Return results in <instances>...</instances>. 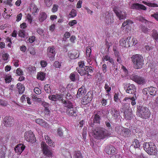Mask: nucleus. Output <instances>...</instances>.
Segmentation results:
<instances>
[{
  "label": "nucleus",
  "instance_id": "obj_1",
  "mask_svg": "<svg viewBox=\"0 0 158 158\" xmlns=\"http://www.w3.org/2000/svg\"><path fill=\"white\" fill-rule=\"evenodd\" d=\"M95 137L103 139L109 135L108 131L105 128L99 127L92 130Z\"/></svg>",
  "mask_w": 158,
  "mask_h": 158
},
{
  "label": "nucleus",
  "instance_id": "obj_2",
  "mask_svg": "<svg viewBox=\"0 0 158 158\" xmlns=\"http://www.w3.org/2000/svg\"><path fill=\"white\" fill-rule=\"evenodd\" d=\"M150 115V111L148 108L143 106H139V116L141 118L147 119Z\"/></svg>",
  "mask_w": 158,
  "mask_h": 158
},
{
  "label": "nucleus",
  "instance_id": "obj_3",
  "mask_svg": "<svg viewBox=\"0 0 158 158\" xmlns=\"http://www.w3.org/2000/svg\"><path fill=\"white\" fill-rule=\"evenodd\" d=\"M24 137L27 141L32 143L36 142L35 138L33 132L31 131L26 132L24 133Z\"/></svg>",
  "mask_w": 158,
  "mask_h": 158
},
{
  "label": "nucleus",
  "instance_id": "obj_4",
  "mask_svg": "<svg viewBox=\"0 0 158 158\" xmlns=\"http://www.w3.org/2000/svg\"><path fill=\"white\" fill-rule=\"evenodd\" d=\"M41 146L44 155L48 157H52L53 156L52 151L48 149V146L43 141L41 143Z\"/></svg>",
  "mask_w": 158,
  "mask_h": 158
},
{
  "label": "nucleus",
  "instance_id": "obj_5",
  "mask_svg": "<svg viewBox=\"0 0 158 158\" xmlns=\"http://www.w3.org/2000/svg\"><path fill=\"white\" fill-rule=\"evenodd\" d=\"M105 23L107 24H110L113 22V14L111 12H106L103 15Z\"/></svg>",
  "mask_w": 158,
  "mask_h": 158
},
{
  "label": "nucleus",
  "instance_id": "obj_6",
  "mask_svg": "<svg viewBox=\"0 0 158 158\" xmlns=\"http://www.w3.org/2000/svg\"><path fill=\"white\" fill-rule=\"evenodd\" d=\"M113 11L120 20L123 19L125 18L126 15L125 11L119 10L116 7L113 9Z\"/></svg>",
  "mask_w": 158,
  "mask_h": 158
},
{
  "label": "nucleus",
  "instance_id": "obj_7",
  "mask_svg": "<svg viewBox=\"0 0 158 158\" xmlns=\"http://www.w3.org/2000/svg\"><path fill=\"white\" fill-rule=\"evenodd\" d=\"M4 124L6 127H10L13 122V118L11 116H7L4 119Z\"/></svg>",
  "mask_w": 158,
  "mask_h": 158
},
{
  "label": "nucleus",
  "instance_id": "obj_8",
  "mask_svg": "<svg viewBox=\"0 0 158 158\" xmlns=\"http://www.w3.org/2000/svg\"><path fill=\"white\" fill-rule=\"evenodd\" d=\"M149 149L147 150V153L151 155H155L157 152V149L154 143H152L151 144Z\"/></svg>",
  "mask_w": 158,
  "mask_h": 158
},
{
  "label": "nucleus",
  "instance_id": "obj_9",
  "mask_svg": "<svg viewBox=\"0 0 158 158\" xmlns=\"http://www.w3.org/2000/svg\"><path fill=\"white\" fill-rule=\"evenodd\" d=\"M48 56L49 58H53L56 54L55 49L53 46H49L47 49Z\"/></svg>",
  "mask_w": 158,
  "mask_h": 158
},
{
  "label": "nucleus",
  "instance_id": "obj_10",
  "mask_svg": "<svg viewBox=\"0 0 158 158\" xmlns=\"http://www.w3.org/2000/svg\"><path fill=\"white\" fill-rule=\"evenodd\" d=\"M93 97V94L91 92H89L83 98V101L85 102V104H87L91 102Z\"/></svg>",
  "mask_w": 158,
  "mask_h": 158
},
{
  "label": "nucleus",
  "instance_id": "obj_11",
  "mask_svg": "<svg viewBox=\"0 0 158 158\" xmlns=\"http://www.w3.org/2000/svg\"><path fill=\"white\" fill-rule=\"evenodd\" d=\"M134 67L135 69H138V55H133L131 57Z\"/></svg>",
  "mask_w": 158,
  "mask_h": 158
},
{
  "label": "nucleus",
  "instance_id": "obj_12",
  "mask_svg": "<svg viewBox=\"0 0 158 158\" xmlns=\"http://www.w3.org/2000/svg\"><path fill=\"white\" fill-rule=\"evenodd\" d=\"M25 146L22 144H19L15 148V150L18 154H20L24 150Z\"/></svg>",
  "mask_w": 158,
  "mask_h": 158
},
{
  "label": "nucleus",
  "instance_id": "obj_13",
  "mask_svg": "<svg viewBox=\"0 0 158 158\" xmlns=\"http://www.w3.org/2000/svg\"><path fill=\"white\" fill-rule=\"evenodd\" d=\"M124 88L126 89L127 93L129 94H132L134 93L135 91V87L133 85L128 84V86L125 87Z\"/></svg>",
  "mask_w": 158,
  "mask_h": 158
},
{
  "label": "nucleus",
  "instance_id": "obj_14",
  "mask_svg": "<svg viewBox=\"0 0 158 158\" xmlns=\"http://www.w3.org/2000/svg\"><path fill=\"white\" fill-rule=\"evenodd\" d=\"M66 113L69 116H76L77 115V109L76 108H74L73 107L67 109Z\"/></svg>",
  "mask_w": 158,
  "mask_h": 158
},
{
  "label": "nucleus",
  "instance_id": "obj_15",
  "mask_svg": "<svg viewBox=\"0 0 158 158\" xmlns=\"http://www.w3.org/2000/svg\"><path fill=\"white\" fill-rule=\"evenodd\" d=\"M48 98L49 99L52 101H56L58 100L61 101L63 98L62 95L56 94L55 95H49Z\"/></svg>",
  "mask_w": 158,
  "mask_h": 158
},
{
  "label": "nucleus",
  "instance_id": "obj_16",
  "mask_svg": "<svg viewBox=\"0 0 158 158\" xmlns=\"http://www.w3.org/2000/svg\"><path fill=\"white\" fill-rule=\"evenodd\" d=\"M105 152L109 155L113 154L116 152V149L113 146L110 145L105 148Z\"/></svg>",
  "mask_w": 158,
  "mask_h": 158
},
{
  "label": "nucleus",
  "instance_id": "obj_17",
  "mask_svg": "<svg viewBox=\"0 0 158 158\" xmlns=\"http://www.w3.org/2000/svg\"><path fill=\"white\" fill-rule=\"evenodd\" d=\"M30 9L31 13L34 15L37 14L39 10L36 5L34 3H32L30 5Z\"/></svg>",
  "mask_w": 158,
  "mask_h": 158
},
{
  "label": "nucleus",
  "instance_id": "obj_18",
  "mask_svg": "<svg viewBox=\"0 0 158 158\" xmlns=\"http://www.w3.org/2000/svg\"><path fill=\"white\" fill-rule=\"evenodd\" d=\"M85 87L84 86L82 85L81 88L78 89L77 94V98H80L81 97L85 95Z\"/></svg>",
  "mask_w": 158,
  "mask_h": 158
},
{
  "label": "nucleus",
  "instance_id": "obj_19",
  "mask_svg": "<svg viewBox=\"0 0 158 158\" xmlns=\"http://www.w3.org/2000/svg\"><path fill=\"white\" fill-rule=\"evenodd\" d=\"M35 122L39 124L40 125L46 128L49 127L48 124L45 122L44 120L40 118L36 119L35 120Z\"/></svg>",
  "mask_w": 158,
  "mask_h": 158
},
{
  "label": "nucleus",
  "instance_id": "obj_20",
  "mask_svg": "<svg viewBox=\"0 0 158 158\" xmlns=\"http://www.w3.org/2000/svg\"><path fill=\"white\" fill-rule=\"evenodd\" d=\"M139 21L145 23L146 27H148L149 28L151 27L152 24L151 22L147 20L143 17L141 16L139 17Z\"/></svg>",
  "mask_w": 158,
  "mask_h": 158
},
{
  "label": "nucleus",
  "instance_id": "obj_21",
  "mask_svg": "<svg viewBox=\"0 0 158 158\" xmlns=\"http://www.w3.org/2000/svg\"><path fill=\"white\" fill-rule=\"evenodd\" d=\"M71 100H68L66 101L65 100H64L63 98L61 100L62 102L64 104V106L67 107V109L71 108L73 106L72 102L71 101Z\"/></svg>",
  "mask_w": 158,
  "mask_h": 158
},
{
  "label": "nucleus",
  "instance_id": "obj_22",
  "mask_svg": "<svg viewBox=\"0 0 158 158\" xmlns=\"http://www.w3.org/2000/svg\"><path fill=\"white\" fill-rule=\"evenodd\" d=\"M129 104L127 103L123 102V106L121 109L120 111L122 112H123V113L125 112H128L129 110H130L129 109Z\"/></svg>",
  "mask_w": 158,
  "mask_h": 158
},
{
  "label": "nucleus",
  "instance_id": "obj_23",
  "mask_svg": "<svg viewBox=\"0 0 158 158\" xmlns=\"http://www.w3.org/2000/svg\"><path fill=\"white\" fill-rule=\"evenodd\" d=\"M19 36L21 38H25L28 37V33L27 31L24 29L19 30L18 32Z\"/></svg>",
  "mask_w": 158,
  "mask_h": 158
},
{
  "label": "nucleus",
  "instance_id": "obj_24",
  "mask_svg": "<svg viewBox=\"0 0 158 158\" xmlns=\"http://www.w3.org/2000/svg\"><path fill=\"white\" fill-rule=\"evenodd\" d=\"M122 134L124 137H128L130 134V131L129 129L123 128L122 129Z\"/></svg>",
  "mask_w": 158,
  "mask_h": 158
},
{
  "label": "nucleus",
  "instance_id": "obj_25",
  "mask_svg": "<svg viewBox=\"0 0 158 158\" xmlns=\"http://www.w3.org/2000/svg\"><path fill=\"white\" fill-rule=\"evenodd\" d=\"M44 139L46 141V143L48 145L52 147H54L55 146V144L54 142L50 138L48 135L44 136Z\"/></svg>",
  "mask_w": 158,
  "mask_h": 158
},
{
  "label": "nucleus",
  "instance_id": "obj_26",
  "mask_svg": "<svg viewBox=\"0 0 158 158\" xmlns=\"http://www.w3.org/2000/svg\"><path fill=\"white\" fill-rule=\"evenodd\" d=\"M157 89L156 88L150 87L148 88V92L153 96L156 95V94Z\"/></svg>",
  "mask_w": 158,
  "mask_h": 158
},
{
  "label": "nucleus",
  "instance_id": "obj_27",
  "mask_svg": "<svg viewBox=\"0 0 158 158\" xmlns=\"http://www.w3.org/2000/svg\"><path fill=\"white\" fill-rule=\"evenodd\" d=\"M47 17V15L45 12H40L39 17V20L40 22H42L46 19Z\"/></svg>",
  "mask_w": 158,
  "mask_h": 158
},
{
  "label": "nucleus",
  "instance_id": "obj_28",
  "mask_svg": "<svg viewBox=\"0 0 158 158\" xmlns=\"http://www.w3.org/2000/svg\"><path fill=\"white\" fill-rule=\"evenodd\" d=\"M123 102H126L127 103L129 104L130 102H131V105L132 106L136 104L135 100H134V98H125L123 99Z\"/></svg>",
  "mask_w": 158,
  "mask_h": 158
},
{
  "label": "nucleus",
  "instance_id": "obj_29",
  "mask_svg": "<svg viewBox=\"0 0 158 158\" xmlns=\"http://www.w3.org/2000/svg\"><path fill=\"white\" fill-rule=\"evenodd\" d=\"M17 88L18 89L19 94H22L25 90L24 86L20 83H18L17 85Z\"/></svg>",
  "mask_w": 158,
  "mask_h": 158
},
{
  "label": "nucleus",
  "instance_id": "obj_30",
  "mask_svg": "<svg viewBox=\"0 0 158 158\" xmlns=\"http://www.w3.org/2000/svg\"><path fill=\"white\" fill-rule=\"evenodd\" d=\"M113 51L114 52V55L117 58V61L119 63H121L122 62V60L119 52L117 51L116 49L114 48L113 49Z\"/></svg>",
  "mask_w": 158,
  "mask_h": 158
},
{
  "label": "nucleus",
  "instance_id": "obj_31",
  "mask_svg": "<svg viewBox=\"0 0 158 158\" xmlns=\"http://www.w3.org/2000/svg\"><path fill=\"white\" fill-rule=\"evenodd\" d=\"M45 73L43 72H40L38 73L37 78L38 79L41 81L44 80L45 77Z\"/></svg>",
  "mask_w": 158,
  "mask_h": 158
},
{
  "label": "nucleus",
  "instance_id": "obj_32",
  "mask_svg": "<svg viewBox=\"0 0 158 158\" xmlns=\"http://www.w3.org/2000/svg\"><path fill=\"white\" fill-rule=\"evenodd\" d=\"M152 142H145L143 144V147L144 150L146 152H147V150L148 149H149V147L150 146L151 144L152 143Z\"/></svg>",
  "mask_w": 158,
  "mask_h": 158
},
{
  "label": "nucleus",
  "instance_id": "obj_33",
  "mask_svg": "<svg viewBox=\"0 0 158 158\" xmlns=\"http://www.w3.org/2000/svg\"><path fill=\"white\" fill-rule=\"evenodd\" d=\"M119 44L120 46L125 47H127V44H128L127 43L126 38H123L121 39L119 41Z\"/></svg>",
  "mask_w": 158,
  "mask_h": 158
},
{
  "label": "nucleus",
  "instance_id": "obj_34",
  "mask_svg": "<svg viewBox=\"0 0 158 158\" xmlns=\"http://www.w3.org/2000/svg\"><path fill=\"white\" fill-rule=\"evenodd\" d=\"M103 59L106 61H108L112 64H114V62L112 58L108 55H106L103 56Z\"/></svg>",
  "mask_w": 158,
  "mask_h": 158
},
{
  "label": "nucleus",
  "instance_id": "obj_35",
  "mask_svg": "<svg viewBox=\"0 0 158 158\" xmlns=\"http://www.w3.org/2000/svg\"><path fill=\"white\" fill-rule=\"evenodd\" d=\"M124 114L125 118L127 119H130L132 116V114L130 111V110L127 112H125Z\"/></svg>",
  "mask_w": 158,
  "mask_h": 158
},
{
  "label": "nucleus",
  "instance_id": "obj_36",
  "mask_svg": "<svg viewBox=\"0 0 158 158\" xmlns=\"http://www.w3.org/2000/svg\"><path fill=\"white\" fill-rule=\"evenodd\" d=\"M91 51V50L90 48L89 47H87L86 49V54L88 60H90V56Z\"/></svg>",
  "mask_w": 158,
  "mask_h": 158
},
{
  "label": "nucleus",
  "instance_id": "obj_37",
  "mask_svg": "<svg viewBox=\"0 0 158 158\" xmlns=\"http://www.w3.org/2000/svg\"><path fill=\"white\" fill-rule=\"evenodd\" d=\"M78 73L81 76H83L86 74V72H85V67L83 68L76 69Z\"/></svg>",
  "mask_w": 158,
  "mask_h": 158
},
{
  "label": "nucleus",
  "instance_id": "obj_38",
  "mask_svg": "<svg viewBox=\"0 0 158 158\" xmlns=\"http://www.w3.org/2000/svg\"><path fill=\"white\" fill-rule=\"evenodd\" d=\"M1 56L2 59L4 61H6L8 59L9 55V54L4 52L2 53Z\"/></svg>",
  "mask_w": 158,
  "mask_h": 158
},
{
  "label": "nucleus",
  "instance_id": "obj_39",
  "mask_svg": "<svg viewBox=\"0 0 158 158\" xmlns=\"http://www.w3.org/2000/svg\"><path fill=\"white\" fill-rule=\"evenodd\" d=\"M143 57L139 55V69L142 68L143 65Z\"/></svg>",
  "mask_w": 158,
  "mask_h": 158
},
{
  "label": "nucleus",
  "instance_id": "obj_40",
  "mask_svg": "<svg viewBox=\"0 0 158 158\" xmlns=\"http://www.w3.org/2000/svg\"><path fill=\"white\" fill-rule=\"evenodd\" d=\"M132 22L130 20H127L126 21L124 22L122 25V27H124L125 26H129L132 24Z\"/></svg>",
  "mask_w": 158,
  "mask_h": 158
},
{
  "label": "nucleus",
  "instance_id": "obj_41",
  "mask_svg": "<svg viewBox=\"0 0 158 158\" xmlns=\"http://www.w3.org/2000/svg\"><path fill=\"white\" fill-rule=\"evenodd\" d=\"M85 72H86V74H87L88 76L90 75L89 73H91L93 72V70L91 67L86 66L85 67Z\"/></svg>",
  "mask_w": 158,
  "mask_h": 158
},
{
  "label": "nucleus",
  "instance_id": "obj_42",
  "mask_svg": "<svg viewBox=\"0 0 158 158\" xmlns=\"http://www.w3.org/2000/svg\"><path fill=\"white\" fill-rule=\"evenodd\" d=\"M5 81L6 83H9L11 82L12 78L11 77V76L9 75H6L5 77Z\"/></svg>",
  "mask_w": 158,
  "mask_h": 158
},
{
  "label": "nucleus",
  "instance_id": "obj_43",
  "mask_svg": "<svg viewBox=\"0 0 158 158\" xmlns=\"http://www.w3.org/2000/svg\"><path fill=\"white\" fill-rule=\"evenodd\" d=\"M152 36L156 41L158 40V34L157 31L155 30H153L152 31Z\"/></svg>",
  "mask_w": 158,
  "mask_h": 158
},
{
  "label": "nucleus",
  "instance_id": "obj_44",
  "mask_svg": "<svg viewBox=\"0 0 158 158\" xmlns=\"http://www.w3.org/2000/svg\"><path fill=\"white\" fill-rule=\"evenodd\" d=\"M77 15V11L74 10L72 9L69 14V17L74 18Z\"/></svg>",
  "mask_w": 158,
  "mask_h": 158
},
{
  "label": "nucleus",
  "instance_id": "obj_45",
  "mask_svg": "<svg viewBox=\"0 0 158 158\" xmlns=\"http://www.w3.org/2000/svg\"><path fill=\"white\" fill-rule=\"evenodd\" d=\"M94 123H99L100 122V118L99 115L95 114L93 118Z\"/></svg>",
  "mask_w": 158,
  "mask_h": 158
},
{
  "label": "nucleus",
  "instance_id": "obj_46",
  "mask_svg": "<svg viewBox=\"0 0 158 158\" xmlns=\"http://www.w3.org/2000/svg\"><path fill=\"white\" fill-rule=\"evenodd\" d=\"M62 154L65 156L66 157H67L66 156H69V157H67V158H72V156H71L70 153L66 151V150L65 149H63L62 150Z\"/></svg>",
  "mask_w": 158,
  "mask_h": 158
},
{
  "label": "nucleus",
  "instance_id": "obj_47",
  "mask_svg": "<svg viewBox=\"0 0 158 158\" xmlns=\"http://www.w3.org/2000/svg\"><path fill=\"white\" fill-rule=\"evenodd\" d=\"M44 3L47 7H50L52 4V0H44Z\"/></svg>",
  "mask_w": 158,
  "mask_h": 158
},
{
  "label": "nucleus",
  "instance_id": "obj_48",
  "mask_svg": "<svg viewBox=\"0 0 158 158\" xmlns=\"http://www.w3.org/2000/svg\"><path fill=\"white\" fill-rule=\"evenodd\" d=\"M143 3L151 7H158V5L156 3H148L146 2H143Z\"/></svg>",
  "mask_w": 158,
  "mask_h": 158
},
{
  "label": "nucleus",
  "instance_id": "obj_49",
  "mask_svg": "<svg viewBox=\"0 0 158 158\" xmlns=\"http://www.w3.org/2000/svg\"><path fill=\"white\" fill-rule=\"evenodd\" d=\"M141 29L142 32L144 33H147L148 30V28L147 27L144 25L143 26V24L141 25Z\"/></svg>",
  "mask_w": 158,
  "mask_h": 158
},
{
  "label": "nucleus",
  "instance_id": "obj_50",
  "mask_svg": "<svg viewBox=\"0 0 158 158\" xmlns=\"http://www.w3.org/2000/svg\"><path fill=\"white\" fill-rule=\"evenodd\" d=\"M68 56L71 59H74L76 57L73 51L69 52Z\"/></svg>",
  "mask_w": 158,
  "mask_h": 158
},
{
  "label": "nucleus",
  "instance_id": "obj_51",
  "mask_svg": "<svg viewBox=\"0 0 158 158\" xmlns=\"http://www.w3.org/2000/svg\"><path fill=\"white\" fill-rule=\"evenodd\" d=\"M44 89L45 91L48 93H49L51 92V89L49 85H45L44 86Z\"/></svg>",
  "mask_w": 158,
  "mask_h": 158
},
{
  "label": "nucleus",
  "instance_id": "obj_52",
  "mask_svg": "<svg viewBox=\"0 0 158 158\" xmlns=\"http://www.w3.org/2000/svg\"><path fill=\"white\" fill-rule=\"evenodd\" d=\"M146 81L143 78L139 77V85H144L145 84Z\"/></svg>",
  "mask_w": 158,
  "mask_h": 158
},
{
  "label": "nucleus",
  "instance_id": "obj_53",
  "mask_svg": "<svg viewBox=\"0 0 158 158\" xmlns=\"http://www.w3.org/2000/svg\"><path fill=\"white\" fill-rule=\"evenodd\" d=\"M28 51L30 54L32 55H34L35 54V49L32 47H30L28 49Z\"/></svg>",
  "mask_w": 158,
  "mask_h": 158
},
{
  "label": "nucleus",
  "instance_id": "obj_54",
  "mask_svg": "<svg viewBox=\"0 0 158 158\" xmlns=\"http://www.w3.org/2000/svg\"><path fill=\"white\" fill-rule=\"evenodd\" d=\"M78 65L79 66L78 68H77V69L83 68H85L84 66H85L84 62L83 61H81L78 63Z\"/></svg>",
  "mask_w": 158,
  "mask_h": 158
},
{
  "label": "nucleus",
  "instance_id": "obj_55",
  "mask_svg": "<svg viewBox=\"0 0 158 158\" xmlns=\"http://www.w3.org/2000/svg\"><path fill=\"white\" fill-rule=\"evenodd\" d=\"M35 40V36H31L29 37L28 41L31 43H33Z\"/></svg>",
  "mask_w": 158,
  "mask_h": 158
},
{
  "label": "nucleus",
  "instance_id": "obj_56",
  "mask_svg": "<svg viewBox=\"0 0 158 158\" xmlns=\"http://www.w3.org/2000/svg\"><path fill=\"white\" fill-rule=\"evenodd\" d=\"M104 88L106 92V93H109L111 90V87L109 86V85L107 83L105 84L104 86Z\"/></svg>",
  "mask_w": 158,
  "mask_h": 158
},
{
  "label": "nucleus",
  "instance_id": "obj_57",
  "mask_svg": "<svg viewBox=\"0 0 158 158\" xmlns=\"http://www.w3.org/2000/svg\"><path fill=\"white\" fill-rule=\"evenodd\" d=\"M16 73L18 76L22 75L23 74V72L20 68H18L17 69Z\"/></svg>",
  "mask_w": 158,
  "mask_h": 158
},
{
  "label": "nucleus",
  "instance_id": "obj_58",
  "mask_svg": "<svg viewBox=\"0 0 158 158\" xmlns=\"http://www.w3.org/2000/svg\"><path fill=\"white\" fill-rule=\"evenodd\" d=\"M126 41L127 44V47H129L131 45V42H132V40L131 39V38H126Z\"/></svg>",
  "mask_w": 158,
  "mask_h": 158
},
{
  "label": "nucleus",
  "instance_id": "obj_59",
  "mask_svg": "<svg viewBox=\"0 0 158 158\" xmlns=\"http://www.w3.org/2000/svg\"><path fill=\"white\" fill-rule=\"evenodd\" d=\"M57 133L58 135L60 137H62L63 135V132L62 130V129L60 128H58Z\"/></svg>",
  "mask_w": 158,
  "mask_h": 158
},
{
  "label": "nucleus",
  "instance_id": "obj_60",
  "mask_svg": "<svg viewBox=\"0 0 158 158\" xmlns=\"http://www.w3.org/2000/svg\"><path fill=\"white\" fill-rule=\"evenodd\" d=\"M58 6L56 4H54L53 5V7L52 9V12L53 13L56 12L58 10Z\"/></svg>",
  "mask_w": 158,
  "mask_h": 158
},
{
  "label": "nucleus",
  "instance_id": "obj_61",
  "mask_svg": "<svg viewBox=\"0 0 158 158\" xmlns=\"http://www.w3.org/2000/svg\"><path fill=\"white\" fill-rule=\"evenodd\" d=\"M77 23V21L75 20H74L70 21L69 23V24L70 26L72 27L73 26L75 25Z\"/></svg>",
  "mask_w": 158,
  "mask_h": 158
},
{
  "label": "nucleus",
  "instance_id": "obj_62",
  "mask_svg": "<svg viewBox=\"0 0 158 158\" xmlns=\"http://www.w3.org/2000/svg\"><path fill=\"white\" fill-rule=\"evenodd\" d=\"M75 156L76 158H82L81 153L79 151L76 152Z\"/></svg>",
  "mask_w": 158,
  "mask_h": 158
},
{
  "label": "nucleus",
  "instance_id": "obj_63",
  "mask_svg": "<svg viewBox=\"0 0 158 158\" xmlns=\"http://www.w3.org/2000/svg\"><path fill=\"white\" fill-rule=\"evenodd\" d=\"M119 111L117 110H114V113L113 114V115L115 118H117L119 115Z\"/></svg>",
  "mask_w": 158,
  "mask_h": 158
},
{
  "label": "nucleus",
  "instance_id": "obj_64",
  "mask_svg": "<svg viewBox=\"0 0 158 158\" xmlns=\"http://www.w3.org/2000/svg\"><path fill=\"white\" fill-rule=\"evenodd\" d=\"M34 92L37 94H40L41 93V91L40 89L37 87H35L34 89Z\"/></svg>",
  "mask_w": 158,
  "mask_h": 158
}]
</instances>
